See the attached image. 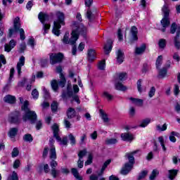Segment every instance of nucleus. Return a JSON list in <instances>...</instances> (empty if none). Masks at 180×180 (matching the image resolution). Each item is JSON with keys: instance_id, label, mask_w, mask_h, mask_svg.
Returning <instances> with one entry per match:
<instances>
[{"instance_id": "f257e3e1", "label": "nucleus", "mask_w": 180, "mask_h": 180, "mask_svg": "<svg viewBox=\"0 0 180 180\" xmlns=\"http://www.w3.org/2000/svg\"><path fill=\"white\" fill-rule=\"evenodd\" d=\"M74 25L75 27L71 33L72 36L70 39H69L70 33L65 32L63 39V42L65 44H71L72 46H74V44L77 43V40L79 39V34L82 36L86 41H88V39H89V37L88 36V28H86L82 23L77 24V22H75Z\"/></svg>"}, {"instance_id": "f03ea898", "label": "nucleus", "mask_w": 180, "mask_h": 180, "mask_svg": "<svg viewBox=\"0 0 180 180\" xmlns=\"http://www.w3.org/2000/svg\"><path fill=\"white\" fill-rule=\"evenodd\" d=\"M21 110L25 112V114L22 115L23 122L30 120L32 124L36 123V120H37V114H36V112L30 110L29 108V101H24V103L21 106Z\"/></svg>"}, {"instance_id": "7ed1b4c3", "label": "nucleus", "mask_w": 180, "mask_h": 180, "mask_svg": "<svg viewBox=\"0 0 180 180\" xmlns=\"http://www.w3.org/2000/svg\"><path fill=\"white\" fill-rule=\"evenodd\" d=\"M57 20L53 22V33L56 36H60V29H61V25L64 26L65 25V16L63 12L57 11L56 13Z\"/></svg>"}, {"instance_id": "20e7f679", "label": "nucleus", "mask_w": 180, "mask_h": 180, "mask_svg": "<svg viewBox=\"0 0 180 180\" xmlns=\"http://www.w3.org/2000/svg\"><path fill=\"white\" fill-rule=\"evenodd\" d=\"M162 12L163 13V18L162 19V20L160 21V23L162 25V27L161 29H160V30H161V32H165V29H167V27H168V26H169L170 25V22H169V9H168V6H167V4H165L162 8Z\"/></svg>"}, {"instance_id": "39448f33", "label": "nucleus", "mask_w": 180, "mask_h": 180, "mask_svg": "<svg viewBox=\"0 0 180 180\" xmlns=\"http://www.w3.org/2000/svg\"><path fill=\"white\" fill-rule=\"evenodd\" d=\"M38 19L43 25L44 34H47V30H50L51 25L50 23H46V22L50 20V16L46 13L40 12L38 15Z\"/></svg>"}, {"instance_id": "423d86ee", "label": "nucleus", "mask_w": 180, "mask_h": 180, "mask_svg": "<svg viewBox=\"0 0 180 180\" xmlns=\"http://www.w3.org/2000/svg\"><path fill=\"white\" fill-rule=\"evenodd\" d=\"M78 91H65L62 93V98L63 101H67V99L72 98V101H75L77 103H81L79 101V97H78Z\"/></svg>"}, {"instance_id": "0eeeda50", "label": "nucleus", "mask_w": 180, "mask_h": 180, "mask_svg": "<svg viewBox=\"0 0 180 180\" xmlns=\"http://www.w3.org/2000/svg\"><path fill=\"white\" fill-rule=\"evenodd\" d=\"M8 120L10 123H13V124H19L22 123V115L20 111H13L8 115Z\"/></svg>"}, {"instance_id": "6e6552de", "label": "nucleus", "mask_w": 180, "mask_h": 180, "mask_svg": "<svg viewBox=\"0 0 180 180\" xmlns=\"http://www.w3.org/2000/svg\"><path fill=\"white\" fill-rule=\"evenodd\" d=\"M20 18L19 17H16L13 20V27L15 32H20V40H25L26 39V36L25 35V30L23 28H20Z\"/></svg>"}, {"instance_id": "1a4fd4ad", "label": "nucleus", "mask_w": 180, "mask_h": 180, "mask_svg": "<svg viewBox=\"0 0 180 180\" xmlns=\"http://www.w3.org/2000/svg\"><path fill=\"white\" fill-rule=\"evenodd\" d=\"M49 58L51 64L54 65V64H57L63 61V58H64V55H63V53H51L49 55Z\"/></svg>"}, {"instance_id": "9d476101", "label": "nucleus", "mask_w": 180, "mask_h": 180, "mask_svg": "<svg viewBox=\"0 0 180 180\" xmlns=\"http://www.w3.org/2000/svg\"><path fill=\"white\" fill-rule=\"evenodd\" d=\"M49 164L51 168V175H52L53 178H57V176L58 175V171L56 169V167L58 166V162L56 161V159H51V161L50 162Z\"/></svg>"}, {"instance_id": "9b49d317", "label": "nucleus", "mask_w": 180, "mask_h": 180, "mask_svg": "<svg viewBox=\"0 0 180 180\" xmlns=\"http://www.w3.org/2000/svg\"><path fill=\"white\" fill-rule=\"evenodd\" d=\"M51 129L53 132V137L57 140V141H61V137L58 135V133L60 132V127H58V124H53Z\"/></svg>"}, {"instance_id": "f8f14e48", "label": "nucleus", "mask_w": 180, "mask_h": 180, "mask_svg": "<svg viewBox=\"0 0 180 180\" xmlns=\"http://www.w3.org/2000/svg\"><path fill=\"white\" fill-rule=\"evenodd\" d=\"M133 164L127 162L124 164V167L122 168L121 174L122 175H127L131 169H133Z\"/></svg>"}, {"instance_id": "ddd939ff", "label": "nucleus", "mask_w": 180, "mask_h": 180, "mask_svg": "<svg viewBox=\"0 0 180 180\" xmlns=\"http://www.w3.org/2000/svg\"><path fill=\"white\" fill-rule=\"evenodd\" d=\"M23 65H25V56H21L19 58V61L17 63V70L18 72V75H20V74H22V67H23Z\"/></svg>"}, {"instance_id": "4468645a", "label": "nucleus", "mask_w": 180, "mask_h": 180, "mask_svg": "<svg viewBox=\"0 0 180 180\" xmlns=\"http://www.w3.org/2000/svg\"><path fill=\"white\" fill-rule=\"evenodd\" d=\"M87 58L90 63H92L96 58V52L94 49H91L88 50Z\"/></svg>"}, {"instance_id": "2eb2a0df", "label": "nucleus", "mask_w": 180, "mask_h": 180, "mask_svg": "<svg viewBox=\"0 0 180 180\" xmlns=\"http://www.w3.org/2000/svg\"><path fill=\"white\" fill-rule=\"evenodd\" d=\"M121 138L124 141H133L134 137L131 133H123L121 134Z\"/></svg>"}, {"instance_id": "dca6fc26", "label": "nucleus", "mask_w": 180, "mask_h": 180, "mask_svg": "<svg viewBox=\"0 0 180 180\" xmlns=\"http://www.w3.org/2000/svg\"><path fill=\"white\" fill-rule=\"evenodd\" d=\"M15 46H16V41L15 40L12 39L10 41L9 44H6L4 46L5 51H7V53H9L12 49L15 48Z\"/></svg>"}, {"instance_id": "f3484780", "label": "nucleus", "mask_w": 180, "mask_h": 180, "mask_svg": "<svg viewBox=\"0 0 180 180\" xmlns=\"http://www.w3.org/2000/svg\"><path fill=\"white\" fill-rule=\"evenodd\" d=\"M112 44H113V41H112V39H108L107 41V44L104 46V51L105 54H109V53L112 51Z\"/></svg>"}, {"instance_id": "a211bd4d", "label": "nucleus", "mask_w": 180, "mask_h": 180, "mask_svg": "<svg viewBox=\"0 0 180 180\" xmlns=\"http://www.w3.org/2000/svg\"><path fill=\"white\" fill-rule=\"evenodd\" d=\"M130 101H131L133 105H135V106L141 107L144 103V101H143V99H140V98H136L131 97L130 98Z\"/></svg>"}, {"instance_id": "6ab92c4d", "label": "nucleus", "mask_w": 180, "mask_h": 180, "mask_svg": "<svg viewBox=\"0 0 180 180\" xmlns=\"http://www.w3.org/2000/svg\"><path fill=\"white\" fill-rule=\"evenodd\" d=\"M127 75L124 72H122V73H116L115 77H114V79L115 82H117V81H124V79H126V76Z\"/></svg>"}, {"instance_id": "aec40b11", "label": "nucleus", "mask_w": 180, "mask_h": 180, "mask_svg": "<svg viewBox=\"0 0 180 180\" xmlns=\"http://www.w3.org/2000/svg\"><path fill=\"white\" fill-rule=\"evenodd\" d=\"M139 153V150H135L132 152L131 153H126L125 157H127L129 160V164H132V165H134V154H137Z\"/></svg>"}, {"instance_id": "412c9836", "label": "nucleus", "mask_w": 180, "mask_h": 180, "mask_svg": "<svg viewBox=\"0 0 180 180\" xmlns=\"http://www.w3.org/2000/svg\"><path fill=\"white\" fill-rule=\"evenodd\" d=\"M67 116L68 119H74L77 116V112L75 109L69 108L67 111Z\"/></svg>"}, {"instance_id": "4be33fe9", "label": "nucleus", "mask_w": 180, "mask_h": 180, "mask_svg": "<svg viewBox=\"0 0 180 180\" xmlns=\"http://www.w3.org/2000/svg\"><path fill=\"white\" fill-rule=\"evenodd\" d=\"M49 158L51 160H57V153L56 152V146L50 147Z\"/></svg>"}, {"instance_id": "5701e85b", "label": "nucleus", "mask_w": 180, "mask_h": 180, "mask_svg": "<svg viewBox=\"0 0 180 180\" xmlns=\"http://www.w3.org/2000/svg\"><path fill=\"white\" fill-rule=\"evenodd\" d=\"M4 100L6 103L13 104L16 102V97L11 95H7L4 97Z\"/></svg>"}, {"instance_id": "b1692460", "label": "nucleus", "mask_w": 180, "mask_h": 180, "mask_svg": "<svg viewBox=\"0 0 180 180\" xmlns=\"http://www.w3.org/2000/svg\"><path fill=\"white\" fill-rule=\"evenodd\" d=\"M124 60V56L122 50L119 49L117 52V63L118 64H122Z\"/></svg>"}, {"instance_id": "393cba45", "label": "nucleus", "mask_w": 180, "mask_h": 180, "mask_svg": "<svg viewBox=\"0 0 180 180\" xmlns=\"http://www.w3.org/2000/svg\"><path fill=\"white\" fill-rule=\"evenodd\" d=\"M137 33H139L137 30V27H136L135 26H133L131 28V34L132 36V40L134 41L139 40V37H137Z\"/></svg>"}, {"instance_id": "a878e982", "label": "nucleus", "mask_w": 180, "mask_h": 180, "mask_svg": "<svg viewBox=\"0 0 180 180\" xmlns=\"http://www.w3.org/2000/svg\"><path fill=\"white\" fill-rule=\"evenodd\" d=\"M146 44H142L141 46L139 47H136L135 49V54H136L137 56H140L141 54H143L145 51H146Z\"/></svg>"}, {"instance_id": "bb28decb", "label": "nucleus", "mask_w": 180, "mask_h": 180, "mask_svg": "<svg viewBox=\"0 0 180 180\" xmlns=\"http://www.w3.org/2000/svg\"><path fill=\"white\" fill-rule=\"evenodd\" d=\"M115 89H117V91H127V89H128L126 86L123 85L122 82H115Z\"/></svg>"}, {"instance_id": "cd10ccee", "label": "nucleus", "mask_w": 180, "mask_h": 180, "mask_svg": "<svg viewBox=\"0 0 180 180\" xmlns=\"http://www.w3.org/2000/svg\"><path fill=\"white\" fill-rule=\"evenodd\" d=\"M60 81L58 82V86H60V88H64L67 82V80L65 79V77L63 73H60Z\"/></svg>"}, {"instance_id": "c85d7f7f", "label": "nucleus", "mask_w": 180, "mask_h": 180, "mask_svg": "<svg viewBox=\"0 0 180 180\" xmlns=\"http://www.w3.org/2000/svg\"><path fill=\"white\" fill-rule=\"evenodd\" d=\"M18 131H19L18 128H11L10 129L8 135L11 139H13V137L18 134Z\"/></svg>"}, {"instance_id": "c756f323", "label": "nucleus", "mask_w": 180, "mask_h": 180, "mask_svg": "<svg viewBox=\"0 0 180 180\" xmlns=\"http://www.w3.org/2000/svg\"><path fill=\"white\" fill-rule=\"evenodd\" d=\"M178 175V170L176 169H172L169 170V178L171 180H174L175 176Z\"/></svg>"}, {"instance_id": "7c9ffc66", "label": "nucleus", "mask_w": 180, "mask_h": 180, "mask_svg": "<svg viewBox=\"0 0 180 180\" xmlns=\"http://www.w3.org/2000/svg\"><path fill=\"white\" fill-rule=\"evenodd\" d=\"M7 180H19V176L16 172L13 171L12 174L8 175Z\"/></svg>"}, {"instance_id": "2f4dec72", "label": "nucleus", "mask_w": 180, "mask_h": 180, "mask_svg": "<svg viewBox=\"0 0 180 180\" xmlns=\"http://www.w3.org/2000/svg\"><path fill=\"white\" fill-rule=\"evenodd\" d=\"M71 171L72 175H74L77 180H82V177L79 176V173H78V170L76 168H72Z\"/></svg>"}, {"instance_id": "473e14b6", "label": "nucleus", "mask_w": 180, "mask_h": 180, "mask_svg": "<svg viewBox=\"0 0 180 180\" xmlns=\"http://www.w3.org/2000/svg\"><path fill=\"white\" fill-rule=\"evenodd\" d=\"M86 18L89 20V22H92L95 19V15L94 13H92V11H91V9H88L86 12Z\"/></svg>"}, {"instance_id": "72a5a7b5", "label": "nucleus", "mask_w": 180, "mask_h": 180, "mask_svg": "<svg viewBox=\"0 0 180 180\" xmlns=\"http://www.w3.org/2000/svg\"><path fill=\"white\" fill-rule=\"evenodd\" d=\"M100 115L104 123H108L109 122V118L108 117V115H106V113H105V112H103L102 110H100Z\"/></svg>"}, {"instance_id": "f704fd0d", "label": "nucleus", "mask_w": 180, "mask_h": 180, "mask_svg": "<svg viewBox=\"0 0 180 180\" xmlns=\"http://www.w3.org/2000/svg\"><path fill=\"white\" fill-rule=\"evenodd\" d=\"M150 122H151V120H150V118H146L142 120L141 124L139 125V127H147V126L150 124Z\"/></svg>"}, {"instance_id": "c9c22d12", "label": "nucleus", "mask_w": 180, "mask_h": 180, "mask_svg": "<svg viewBox=\"0 0 180 180\" xmlns=\"http://www.w3.org/2000/svg\"><path fill=\"white\" fill-rule=\"evenodd\" d=\"M51 86L53 91H57L58 89V82L56 79H53L51 82Z\"/></svg>"}, {"instance_id": "e433bc0d", "label": "nucleus", "mask_w": 180, "mask_h": 180, "mask_svg": "<svg viewBox=\"0 0 180 180\" xmlns=\"http://www.w3.org/2000/svg\"><path fill=\"white\" fill-rule=\"evenodd\" d=\"M162 65V56H159L156 60V68L159 70L160 67Z\"/></svg>"}, {"instance_id": "4c0bfd02", "label": "nucleus", "mask_w": 180, "mask_h": 180, "mask_svg": "<svg viewBox=\"0 0 180 180\" xmlns=\"http://www.w3.org/2000/svg\"><path fill=\"white\" fill-rule=\"evenodd\" d=\"M158 46L160 49H165V46H167V41L165 39H160L158 42Z\"/></svg>"}, {"instance_id": "58836bf2", "label": "nucleus", "mask_w": 180, "mask_h": 180, "mask_svg": "<svg viewBox=\"0 0 180 180\" xmlns=\"http://www.w3.org/2000/svg\"><path fill=\"white\" fill-rule=\"evenodd\" d=\"M148 174V171L147 170H143L142 171L139 176H138V180H141V179H144L146 178V176H147V174Z\"/></svg>"}, {"instance_id": "ea45409f", "label": "nucleus", "mask_w": 180, "mask_h": 180, "mask_svg": "<svg viewBox=\"0 0 180 180\" xmlns=\"http://www.w3.org/2000/svg\"><path fill=\"white\" fill-rule=\"evenodd\" d=\"M24 141H29L30 143H32L33 141V136H32V134H27L24 135L23 136Z\"/></svg>"}, {"instance_id": "a19ab883", "label": "nucleus", "mask_w": 180, "mask_h": 180, "mask_svg": "<svg viewBox=\"0 0 180 180\" xmlns=\"http://www.w3.org/2000/svg\"><path fill=\"white\" fill-rule=\"evenodd\" d=\"M158 174H160V172H158V170L157 169H153L152 172V174H150L149 179L150 180H155V177L157 176V175H158Z\"/></svg>"}, {"instance_id": "79ce46f5", "label": "nucleus", "mask_w": 180, "mask_h": 180, "mask_svg": "<svg viewBox=\"0 0 180 180\" xmlns=\"http://www.w3.org/2000/svg\"><path fill=\"white\" fill-rule=\"evenodd\" d=\"M69 140L70 141L71 146H75L77 141L75 140V136L72 134H70L68 136Z\"/></svg>"}, {"instance_id": "37998d69", "label": "nucleus", "mask_w": 180, "mask_h": 180, "mask_svg": "<svg viewBox=\"0 0 180 180\" xmlns=\"http://www.w3.org/2000/svg\"><path fill=\"white\" fill-rule=\"evenodd\" d=\"M117 143V139H107L105 140V143L108 145L116 144Z\"/></svg>"}, {"instance_id": "c03bdc74", "label": "nucleus", "mask_w": 180, "mask_h": 180, "mask_svg": "<svg viewBox=\"0 0 180 180\" xmlns=\"http://www.w3.org/2000/svg\"><path fill=\"white\" fill-rule=\"evenodd\" d=\"M167 68H162L160 71H159V77L160 78H164V77H165V75H167Z\"/></svg>"}, {"instance_id": "a18cd8bd", "label": "nucleus", "mask_w": 180, "mask_h": 180, "mask_svg": "<svg viewBox=\"0 0 180 180\" xmlns=\"http://www.w3.org/2000/svg\"><path fill=\"white\" fill-rule=\"evenodd\" d=\"M51 108L52 112H56L58 109V103H57V101H53L51 105Z\"/></svg>"}, {"instance_id": "49530a36", "label": "nucleus", "mask_w": 180, "mask_h": 180, "mask_svg": "<svg viewBox=\"0 0 180 180\" xmlns=\"http://www.w3.org/2000/svg\"><path fill=\"white\" fill-rule=\"evenodd\" d=\"M103 96L104 98H106L108 99V101H112L113 99V96L110 94H109V92L108 91H104L103 93Z\"/></svg>"}, {"instance_id": "de8ad7c7", "label": "nucleus", "mask_w": 180, "mask_h": 180, "mask_svg": "<svg viewBox=\"0 0 180 180\" xmlns=\"http://www.w3.org/2000/svg\"><path fill=\"white\" fill-rule=\"evenodd\" d=\"M156 130H158V131H165V130H167V124H164L162 127L160 124L157 125Z\"/></svg>"}, {"instance_id": "09e8293b", "label": "nucleus", "mask_w": 180, "mask_h": 180, "mask_svg": "<svg viewBox=\"0 0 180 180\" xmlns=\"http://www.w3.org/2000/svg\"><path fill=\"white\" fill-rule=\"evenodd\" d=\"M86 149L80 150L78 153L79 160H84V158L86 155Z\"/></svg>"}, {"instance_id": "8fccbe9b", "label": "nucleus", "mask_w": 180, "mask_h": 180, "mask_svg": "<svg viewBox=\"0 0 180 180\" xmlns=\"http://www.w3.org/2000/svg\"><path fill=\"white\" fill-rule=\"evenodd\" d=\"M174 46L177 50H179L180 49V39L179 37H174Z\"/></svg>"}, {"instance_id": "3c124183", "label": "nucleus", "mask_w": 180, "mask_h": 180, "mask_svg": "<svg viewBox=\"0 0 180 180\" xmlns=\"http://www.w3.org/2000/svg\"><path fill=\"white\" fill-rule=\"evenodd\" d=\"M92 160H94V157L92 156V154L90 153L88 156L87 160L84 163V165H91V164L92 163Z\"/></svg>"}, {"instance_id": "603ef678", "label": "nucleus", "mask_w": 180, "mask_h": 180, "mask_svg": "<svg viewBox=\"0 0 180 180\" xmlns=\"http://www.w3.org/2000/svg\"><path fill=\"white\" fill-rule=\"evenodd\" d=\"M18 155H19V149H18V148H14L11 153V157H13V158H15V157H18Z\"/></svg>"}, {"instance_id": "864d4df0", "label": "nucleus", "mask_w": 180, "mask_h": 180, "mask_svg": "<svg viewBox=\"0 0 180 180\" xmlns=\"http://www.w3.org/2000/svg\"><path fill=\"white\" fill-rule=\"evenodd\" d=\"M98 67V70H105V67H106V63L105 62V60L99 62Z\"/></svg>"}, {"instance_id": "5fc2aeb1", "label": "nucleus", "mask_w": 180, "mask_h": 180, "mask_svg": "<svg viewBox=\"0 0 180 180\" xmlns=\"http://www.w3.org/2000/svg\"><path fill=\"white\" fill-rule=\"evenodd\" d=\"M176 32V23L173 22L170 28V33L174 34Z\"/></svg>"}, {"instance_id": "6e6d98bb", "label": "nucleus", "mask_w": 180, "mask_h": 180, "mask_svg": "<svg viewBox=\"0 0 180 180\" xmlns=\"http://www.w3.org/2000/svg\"><path fill=\"white\" fill-rule=\"evenodd\" d=\"M20 167V160H15L13 165V167L14 169H18Z\"/></svg>"}, {"instance_id": "4d7b16f0", "label": "nucleus", "mask_w": 180, "mask_h": 180, "mask_svg": "<svg viewBox=\"0 0 180 180\" xmlns=\"http://www.w3.org/2000/svg\"><path fill=\"white\" fill-rule=\"evenodd\" d=\"M86 139V134H83L82 135V136L80 137V141H79L80 146H82V145L85 144Z\"/></svg>"}, {"instance_id": "13d9d810", "label": "nucleus", "mask_w": 180, "mask_h": 180, "mask_svg": "<svg viewBox=\"0 0 180 180\" xmlns=\"http://www.w3.org/2000/svg\"><path fill=\"white\" fill-rule=\"evenodd\" d=\"M47 63H49V60L47 58H42L41 60V66L47 67Z\"/></svg>"}, {"instance_id": "bf43d9fd", "label": "nucleus", "mask_w": 180, "mask_h": 180, "mask_svg": "<svg viewBox=\"0 0 180 180\" xmlns=\"http://www.w3.org/2000/svg\"><path fill=\"white\" fill-rule=\"evenodd\" d=\"M60 141V144L62 146H67L68 143V139H67V137H65L63 138L62 140H61V138H60V141Z\"/></svg>"}, {"instance_id": "052dcab7", "label": "nucleus", "mask_w": 180, "mask_h": 180, "mask_svg": "<svg viewBox=\"0 0 180 180\" xmlns=\"http://www.w3.org/2000/svg\"><path fill=\"white\" fill-rule=\"evenodd\" d=\"M49 154V147L46 146L44 148V151H43V153H42V157L44 158H46V157H47V155Z\"/></svg>"}, {"instance_id": "680f3d73", "label": "nucleus", "mask_w": 180, "mask_h": 180, "mask_svg": "<svg viewBox=\"0 0 180 180\" xmlns=\"http://www.w3.org/2000/svg\"><path fill=\"white\" fill-rule=\"evenodd\" d=\"M117 37H118V39L120 40V41H122V40H123V34H122V30H120V29H118Z\"/></svg>"}, {"instance_id": "e2e57ef3", "label": "nucleus", "mask_w": 180, "mask_h": 180, "mask_svg": "<svg viewBox=\"0 0 180 180\" xmlns=\"http://www.w3.org/2000/svg\"><path fill=\"white\" fill-rule=\"evenodd\" d=\"M32 96L33 99H38L39 98V91H32Z\"/></svg>"}, {"instance_id": "0e129e2a", "label": "nucleus", "mask_w": 180, "mask_h": 180, "mask_svg": "<svg viewBox=\"0 0 180 180\" xmlns=\"http://www.w3.org/2000/svg\"><path fill=\"white\" fill-rule=\"evenodd\" d=\"M25 50H26V44L22 43L20 46V53H25Z\"/></svg>"}, {"instance_id": "69168bd1", "label": "nucleus", "mask_w": 180, "mask_h": 180, "mask_svg": "<svg viewBox=\"0 0 180 180\" xmlns=\"http://www.w3.org/2000/svg\"><path fill=\"white\" fill-rule=\"evenodd\" d=\"M64 124H65L66 129L71 128V122H70V121H68V120H67V119L64 120Z\"/></svg>"}, {"instance_id": "338daca9", "label": "nucleus", "mask_w": 180, "mask_h": 180, "mask_svg": "<svg viewBox=\"0 0 180 180\" xmlns=\"http://www.w3.org/2000/svg\"><path fill=\"white\" fill-rule=\"evenodd\" d=\"M77 167H78V168H82L84 167V160H82V159L78 160Z\"/></svg>"}, {"instance_id": "774afa93", "label": "nucleus", "mask_w": 180, "mask_h": 180, "mask_svg": "<svg viewBox=\"0 0 180 180\" xmlns=\"http://www.w3.org/2000/svg\"><path fill=\"white\" fill-rule=\"evenodd\" d=\"M129 115L130 116H134V115H136V108H134V107H130Z\"/></svg>"}]
</instances>
